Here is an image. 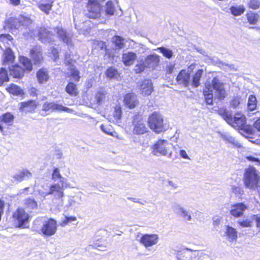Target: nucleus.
I'll list each match as a JSON object with an SVG mask.
<instances>
[{"instance_id":"1","label":"nucleus","mask_w":260,"mask_h":260,"mask_svg":"<svg viewBox=\"0 0 260 260\" xmlns=\"http://www.w3.org/2000/svg\"><path fill=\"white\" fill-rule=\"evenodd\" d=\"M260 181V173L253 167L249 166L244 170L243 182L246 188L254 189Z\"/></svg>"},{"instance_id":"2","label":"nucleus","mask_w":260,"mask_h":260,"mask_svg":"<svg viewBox=\"0 0 260 260\" xmlns=\"http://www.w3.org/2000/svg\"><path fill=\"white\" fill-rule=\"evenodd\" d=\"M172 148V144L171 143H169L167 140L160 139L152 146L151 153L157 156H166L169 158H171Z\"/></svg>"},{"instance_id":"3","label":"nucleus","mask_w":260,"mask_h":260,"mask_svg":"<svg viewBox=\"0 0 260 260\" xmlns=\"http://www.w3.org/2000/svg\"><path fill=\"white\" fill-rule=\"evenodd\" d=\"M150 128L157 133L165 130L162 115L157 112H153L148 118Z\"/></svg>"},{"instance_id":"4","label":"nucleus","mask_w":260,"mask_h":260,"mask_svg":"<svg viewBox=\"0 0 260 260\" xmlns=\"http://www.w3.org/2000/svg\"><path fill=\"white\" fill-rule=\"evenodd\" d=\"M105 0H89L87 5V12L86 16L92 19H96L101 16V6L100 3Z\"/></svg>"},{"instance_id":"5","label":"nucleus","mask_w":260,"mask_h":260,"mask_svg":"<svg viewBox=\"0 0 260 260\" xmlns=\"http://www.w3.org/2000/svg\"><path fill=\"white\" fill-rule=\"evenodd\" d=\"M29 218L28 214L22 207L18 208L13 214V218L17 223V227L19 228L26 227V224L28 222Z\"/></svg>"},{"instance_id":"6","label":"nucleus","mask_w":260,"mask_h":260,"mask_svg":"<svg viewBox=\"0 0 260 260\" xmlns=\"http://www.w3.org/2000/svg\"><path fill=\"white\" fill-rule=\"evenodd\" d=\"M214 92V98L219 100H223L226 96V91L224 87V84L219 79L215 77L212 80L211 85L210 86Z\"/></svg>"},{"instance_id":"7","label":"nucleus","mask_w":260,"mask_h":260,"mask_svg":"<svg viewBox=\"0 0 260 260\" xmlns=\"http://www.w3.org/2000/svg\"><path fill=\"white\" fill-rule=\"evenodd\" d=\"M56 231L57 223L56 220L50 218L43 222L41 228V232L44 236H52L56 233Z\"/></svg>"},{"instance_id":"8","label":"nucleus","mask_w":260,"mask_h":260,"mask_svg":"<svg viewBox=\"0 0 260 260\" xmlns=\"http://www.w3.org/2000/svg\"><path fill=\"white\" fill-rule=\"evenodd\" d=\"M133 132L136 135H142L147 132V128L142 120L138 115H136L133 120Z\"/></svg>"},{"instance_id":"9","label":"nucleus","mask_w":260,"mask_h":260,"mask_svg":"<svg viewBox=\"0 0 260 260\" xmlns=\"http://www.w3.org/2000/svg\"><path fill=\"white\" fill-rule=\"evenodd\" d=\"M53 0H32V4L46 15L50 14L53 7Z\"/></svg>"},{"instance_id":"10","label":"nucleus","mask_w":260,"mask_h":260,"mask_svg":"<svg viewBox=\"0 0 260 260\" xmlns=\"http://www.w3.org/2000/svg\"><path fill=\"white\" fill-rule=\"evenodd\" d=\"M42 110L45 112L51 111H65L71 113L73 110L68 107H64L62 105L55 103L54 102H46L42 106Z\"/></svg>"},{"instance_id":"11","label":"nucleus","mask_w":260,"mask_h":260,"mask_svg":"<svg viewBox=\"0 0 260 260\" xmlns=\"http://www.w3.org/2000/svg\"><path fill=\"white\" fill-rule=\"evenodd\" d=\"M158 236L155 234L143 235L140 239V242L146 248L156 244L158 241Z\"/></svg>"},{"instance_id":"12","label":"nucleus","mask_w":260,"mask_h":260,"mask_svg":"<svg viewBox=\"0 0 260 260\" xmlns=\"http://www.w3.org/2000/svg\"><path fill=\"white\" fill-rule=\"evenodd\" d=\"M232 122H228L236 129H243L246 124V117L241 113H237L234 117L232 116Z\"/></svg>"},{"instance_id":"13","label":"nucleus","mask_w":260,"mask_h":260,"mask_svg":"<svg viewBox=\"0 0 260 260\" xmlns=\"http://www.w3.org/2000/svg\"><path fill=\"white\" fill-rule=\"evenodd\" d=\"M65 63L68 66L67 69L70 71V74L73 80L75 81H79L80 77L79 75V72L76 67L72 64V60L70 59V54L66 53L65 54Z\"/></svg>"},{"instance_id":"14","label":"nucleus","mask_w":260,"mask_h":260,"mask_svg":"<svg viewBox=\"0 0 260 260\" xmlns=\"http://www.w3.org/2000/svg\"><path fill=\"white\" fill-rule=\"evenodd\" d=\"M49 190L50 194L53 195L55 198L59 199L64 196V184L53 183L50 186Z\"/></svg>"},{"instance_id":"15","label":"nucleus","mask_w":260,"mask_h":260,"mask_svg":"<svg viewBox=\"0 0 260 260\" xmlns=\"http://www.w3.org/2000/svg\"><path fill=\"white\" fill-rule=\"evenodd\" d=\"M38 31L39 39L42 43H50L53 41V34L47 28L41 27Z\"/></svg>"},{"instance_id":"16","label":"nucleus","mask_w":260,"mask_h":260,"mask_svg":"<svg viewBox=\"0 0 260 260\" xmlns=\"http://www.w3.org/2000/svg\"><path fill=\"white\" fill-rule=\"evenodd\" d=\"M176 81L178 84L184 87H188L190 83V74L185 70H182L176 77Z\"/></svg>"},{"instance_id":"17","label":"nucleus","mask_w":260,"mask_h":260,"mask_svg":"<svg viewBox=\"0 0 260 260\" xmlns=\"http://www.w3.org/2000/svg\"><path fill=\"white\" fill-rule=\"evenodd\" d=\"M124 105L129 109H133L139 104L137 96L133 93H128L124 97Z\"/></svg>"},{"instance_id":"18","label":"nucleus","mask_w":260,"mask_h":260,"mask_svg":"<svg viewBox=\"0 0 260 260\" xmlns=\"http://www.w3.org/2000/svg\"><path fill=\"white\" fill-rule=\"evenodd\" d=\"M145 64L147 68L154 69L159 65V56L155 54H151L145 59Z\"/></svg>"},{"instance_id":"19","label":"nucleus","mask_w":260,"mask_h":260,"mask_svg":"<svg viewBox=\"0 0 260 260\" xmlns=\"http://www.w3.org/2000/svg\"><path fill=\"white\" fill-rule=\"evenodd\" d=\"M4 27L5 30H9V31L12 32L14 30L19 29L20 28V23H19L18 17H10L7 19L6 20Z\"/></svg>"},{"instance_id":"20","label":"nucleus","mask_w":260,"mask_h":260,"mask_svg":"<svg viewBox=\"0 0 260 260\" xmlns=\"http://www.w3.org/2000/svg\"><path fill=\"white\" fill-rule=\"evenodd\" d=\"M247 209V206L242 203L235 204L232 206L230 213L235 217H239L243 215V212Z\"/></svg>"},{"instance_id":"21","label":"nucleus","mask_w":260,"mask_h":260,"mask_svg":"<svg viewBox=\"0 0 260 260\" xmlns=\"http://www.w3.org/2000/svg\"><path fill=\"white\" fill-rule=\"evenodd\" d=\"M56 29L57 36L60 40L68 45L71 44L72 35L71 33L67 32L61 27H57Z\"/></svg>"},{"instance_id":"22","label":"nucleus","mask_w":260,"mask_h":260,"mask_svg":"<svg viewBox=\"0 0 260 260\" xmlns=\"http://www.w3.org/2000/svg\"><path fill=\"white\" fill-rule=\"evenodd\" d=\"M38 105V102L35 100H29L25 102H22L20 107V110L26 112H31L36 109Z\"/></svg>"},{"instance_id":"23","label":"nucleus","mask_w":260,"mask_h":260,"mask_svg":"<svg viewBox=\"0 0 260 260\" xmlns=\"http://www.w3.org/2000/svg\"><path fill=\"white\" fill-rule=\"evenodd\" d=\"M30 53L34 63H39L43 59L42 49L40 46H36L30 50Z\"/></svg>"},{"instance_id":"24","label":"nucleus","mask_w":260,"mask_h":260,"mask_svg":"<svg viewBox=\"0 0 260 260\" xmlns=\"http://www.w3.org/2000/svg\"><path fill=\"white\" fill-rule=\"evenodd\" d=\"M94 99L97 104L103 105L108 101L109 96L106 91L100 89L95 93Z\"/></svg>"},{"instance_id":"25","label":"nucleus","mask_w":260,"mask_h":260,"mask_svg":"<svg viewBox=\"0 0 260 260\" xmlns=\"http://www.w3.org/2000/svg\"><path fill=\"white\" fill-rule=\"evenodd\" d=\"M137 58V55L133 52H124L122 54V60L126 66H129L133 64Z\"/></svg>"},{"instance_id":"26","label":"nucleus","mask_w":260,"mask_h":260,"mask_svg":"<svg viewBox=\"0 0 260 260\" xmlns=\"http://www.w3.org/2000/svg\"><path fill=\"white\" fill-rule=\"evenodd\" d=\"M141 91L145 95H150L153 90L152 83L151 80H144L141 84Z\"/></svg>"},{"instance_id":"27","label":"nucleus","mask_w":260,"mask_h":260,"mask_svg":"<svg viewBox=\"0 0 260 260\" xmlns=\"http://www.w3.org/2000/svg\"><path fill=\"white\" fill-rule=\"evenodd\" d=\"M15 59L14 55L12 50L9 47H7L5 49L4 53V57L3 60V64L6 66L8 65L10 67V64L12 63Z\"/></svg>"},{"instance_id":"28","label":"nucleus","mask_w":260,"mask_h":260,"mask_svg":"<svg viewBox=\"0 0 260 260\" xmlns=\"http://www.w3.org/2000/svg\"><path fill=\"white\" fill-rule=\"evenodd\" d=\"M10 70V74L15 78H21L24 74V70L18 65L8 67Z\"/></svg>"},{"instance_id":"29","label":"nucleus","mask_w":260,"mask_h":260,"mask_svg":"<svg viewBox=\"0 0 260 260\" xmlns=\"http://www.w3.org/2000/svg\"><path fill=\"white\" fill-rule=\"evenodd\" d=\"M23 205L26 210H34L38 208V204L34 198H27L23 200Z\"/></svg>"},{"instance_id":"30","label":"nucleus","mask_w":260,"mask_h":260,"mask_svg":"<svg viewBox=\"0 0 260 260\" xmlns=\"http://www.w3.org/2000/svg\"><path fill=\"white\" fill-rule=\"evenodd\" d=\"M192 250L189 248L182 249L180 251H178L177 253V257L178 260L185 259L186 260H190L191 259L190 252Z\"/></svg>"},{"instance_id":"31","label":"nucleus","mask_w":260,"mask_h":260,"mask_svg":"<svg viewBox=\"0 0 260 260\" xmlns=\"http://www.w3.org/2000/svg\"><path fill=\"white\" fill-rule=\"evenodd\" d=\"M224 235L230 241H235L237 238V232L236 229L229 225L226 226Z\"/></svg>"},{"instance_id":"32","label":"nucleus","mask_w":260,"mask_h":260,"mask_svg":"<svg viewBox=\"0 0 260 260\" xmlns=\"http://www.w3.org/2000/svg\"><path fill=\"white\" fill-rule=\"evenodd\" d=\"M203 70L200 69L193 75L190 84L194 88L198 87L200 85V79L203 74Z\"/></svg>"},{"instance_id":"33","label":"nucleus","mask_w":260,"mask_h":260,"mask_svg":"<svg viewBox=\"0 0 260 260\" xmlns=\"http://www.w3.org/2000/svg\"><path fill=\"white\" fill-rule=\"evenodd\" d=\"M13 38L9 34H2L0 35V48L2 49H4L2 46V44H3L5 47V49L7 47L10 46V43H12Z\"/></svg>"},{"instance_id":"34","label":"nucleus","mask_w":260,"mask_h":260,"mask_svg":"<svg viewBox=\"0 0 260 260\" xmlns=\"http://www.w3.org/2000/svg\"><path fill=\"white\" fill-rule=\"evenodd\" d=\"M31 173L27 170H23L18 174L15 175L13 176L16 180L21 182L23 180H25L31 177Z\"/></svg>"},{"instance_id":"35","label":"nucleus","mask_w":260,"mask_h":260,"mask_svg":"<svg viewBox=\"0 0 260 260\" xmlns=\"http://www.w3.org/2000/svg\"><path fill=\"white\" fill-rule=\"evenodd\" d=\"M37 77L40 83H44L48 80L49 76L45 69H41L37 72Z\"/></svg>"},{"instance_id":"36","label":"nucleus","mask_w":260,"mask_h":260,"mask_svg":"<svg viewBox=\"0 0 260 260\" xmlns=\"http://www.w3.org/2000/svg\"><path fill=\"white\" fill-rule=\"evenodd\" d=\"M19 23H20V28L21 26L27 27L32 23V20L28 15H20L18 17Z\"/></svg>"},{"instance_id":"37","label":"nucleus","mask_w":260,"mask_h":260,"mask_svg":"<svg viewBox=\"0 0 260 260\" xmlns=\"http://www.w3.org/2000/svg\"><path fill=\"white\" fill-rule=\"evenodd\" d=\"M52 179L54 181H58V183L64 184L65 178H64L60 173L58 168H55L52 174Z\"/></svg>"},{"instance_id":"38","label":"nucleus","mask_w":260,"mask_h":260,"mask_svg":"<svg viewBox=\"0 0 260 260\" xmlns=\"http://www.w3.org/2000/svg\"><path fill=\"white\" fill-rule=\"evenodd\" d=\"M221 137L224 140L231 143L236 147H241V145L240 144V143L238 141H237L235 138L231 136L228 133H224L222 134Z\"/></svg>"},{"instance_id":"39","label":"nucleus","mask_w":260,"mask_h":260,"mask_svg":"<svg viewBox=\"0 0 260 260\" xmlns=\"http://www.w3.org/2000/svg\"><path fill=\"white\" fill-rule=\"evenodd\" d=\"M214 93L211 89L208 87L204 90V95L205 96V101L208 105H212L213 103V98Z\"/></svg>"},{"instance_id":"40","label":"nucleus","mask_w":260,"mask_h":260,"mask_svg":"<svg viewBox=\"0 0 260 260\" xmlns=\"http://www.w3.org/2000/svg\"><path fill=\"white\" fill-rule=\"evenodd\" d=\"M124 39L118 36H115L112 39V42L114 44L116 49H120L124 47Z\"/></svg>"},{"instance_id":"41","label":"nucleus","mask_w":260,"mask_h":260,"mask_svg":"<svg viewBox=\"0 0 260 260\" xmlns=\"http://www.w3.org/2000/svg\"><path fill=\"white\" fill-rule=\"evenodd\" d=\"M246 18L250 24L254 25L258 21L259 16L257 13L250 12L246 14Z\"/></svg>"},{"instance_id":"42","label":"nucleus","mask_w":260,"mask_h":260,"mask_svg":"<svg viewBox=\"0 0 260 260\" xmlns=\"http://www.w3.org/2000/svg\"><path fill=\"white\" fill-rule=\"evenodd\" d=\"M8 91L14 95H19L23 93L22 90L17 85L12 84L7 88Z\"/></svg>"},{"instance_id":"43","label":"nucleus","mask_w":260,"mask_h":260,"mask_svg":"<svg viewBox=\"0 0 260 260\" xmlns=\"http://www.w3.org/2000/svg\"><path fill=\"white\" fill-rule=\"evenodd\" d=\"M217 113L227 122H232V114H230L225 109H223V108L219 109L217 111Z\"/></svg>"},{"instance_id":"44","label":"nucleus","mask_w":260,"mask_h":260,"mask_svg":"<svg viewBox=\"0 0 260 260\" xmlns=\"http://www.w3.org/2000/svg\"><path fill=\"white\" fill-rule=\"evenodd\" d=\"M105 11L107 15H113L115 11L114 5L112 1H109L107 2L105 6Z\"/></svg>"},{"instance_id":"45","label":"nucleus","mask_w":260,"mask_h":260,"mask_svg":"<svg viewBox=\"0 0 260 260\" xmlns=\"http://www.w3.org/2000/svg\"><path fill=\"white\" fill-rule=\"evenodd\" d=\"M19 60L26 70L30 71L32 70V65L29 59L24 56H21Z\"/></svg>"},{"instance_id":"46","label":"nucleus","mask_w":260,"mask_h":260,"mask_svg":"<svg viewBox=\"0 0 260 260\" xmlns=\"http://www.w3.org/2000/svg\"><path fill=\"white\" fill-rule=\"evenodd\" d=\"M9 80L8 72L5 68H2L0 69V86H2L4 82H8Z\"/></svg>"},{"instance_id":"47","label":"nucleus","mask_w":260,"mask_h":260,"mask_svg":"<svg viewBox=\"0 0 260 260\" xmlns=\"http://www.w3.org/2000/svg\"><path fill=\"white\" fill-rule=\"evenodd\" d=\"M257 105V101L256 97L254 95H250L248 98L247 107L249 110L253 111L256 109Z\"/></svg>"},{"instance_id":"48","label":"nucleus","mask_w":260,"mask_h":260,"mask_svg":"<svg viewBox=\"0 0 260 260\" xmlns=\"http://www.w3.org/2000/svg\"><path fill=\"white\" fill-rule=\"evenodd\" d=\"M66 92L70 95H76L77 94V88L76 85L73 82L68 83L66 88Z\"/></svg>"},{"instance_id":"49","label":"nucleus","mask_w":260,"mask_h":260,"mask_svg":"<svg viewBox=\"0 0 260 260\" xmlns=\"http://www.w3.org/2000/svg\"><path fill=\"white\" fill-rule=\"evenodd\" d=\"M230 10L233 15L239 16L244 13L245 9L243 6H232Z\"/></svg>"},{"instance_id":"50","label":"nucleus","mask_w":260,"mask_h":260,"mask_svg":"<svg viewBox=\"0 0 260 260\" xmlns=\"http://www.w3.org/2000/svg\"><path fill=\"white\" fill-rule=\"evenodd\" d=\"M157 50H159V52L162 54L164 56L168 59H170L173 56V52L169 49L161 47L157 48Z\"/></svg>"},{"instance_id":"51","label":"nucleus","mask_w":260,"mask_h":260,"mask_svg":"<svg viewBox=\"0 0 260 260\" xmlns=\"http://www.w3.org/2000/svg\"><path fill=\"white\" fill-rule=\"evenodd\" d=\"M14 117L10 113H7L2 116V121L9 125H12L14 121Z\"/></svg>"},{"instance_id":"52","label":"nucleus","mask_w":260,"mask_h":260,"mask_svg":"<svg viewBox=\"0 0 260 260\" xmlns=\"http://www.w3.org/2000/svg\"><path fill=\"white\" fill-rule=\"evenodd\" d=\"M218 66L222 69V70H224L225 71L228 70H233V71H236L237 69L235 67L234 64H230L228 63H226L225 62H223L222 61H219L218 63Z\"/></svg>"},{"instance_id":"53","label":"nucleus","mask_w":260,"mask_h":260,"mask_svg":"<svg viewBox=\"0 0 260 260\" xmlns=\"http://www.w3.org/2000/svg\"><path fill=\"white\" fill-rule=\"evenodd\" d=\"M101 129L104 132L105 134L109 135L110 136H113L115 132L113 131V129L111 125H104L101 124L100 126Z\"/></svg>"},{"instance_id":"54","label":"nucleus","mask_w":260,"mask_h":260,"mask_svg":"<svg viewBox=\"0 0 260 260\" xmlns=\"http://www.w3.org/2000/svg\"><path fill=\"white\" fill-rule=\"evenodd\" d=\"M231 190L233 193H235L236 195L238 196L239 198H241L242 197V196L243 195V194H244L243 189H242V188H241L240 186L232 185Z\"/></svg>"},{"instance_id":"55","label":"nucleus","mask_w":260,"mask_h":260,"mask_svg":"<svg viewBox=\"0 0 260 260\" xmlns=\"http://www.w3.org/2000/svg\"><path fill=\"white\" fill-rule=\"evenodd\" d=\"M179 215L186 221H190L192 219L190 212L185 209L181 211Z\"/></svg>"},{"instance_id":"56","label":"nucleus","mask_w":260,"mask_h":260,"mask_svg":"<svg viewBox=\"0 0 260 260\" xmlns=\"http://www.w3.org/2000/svg\"><path fill=\"white\" fill-rule=\"evenodd\" d=\"M106 74H107V76L109 78H112L115 77L117 76V75L118 74V72L114 68L111 67L107 69Z\"/></svg>"},{"instance_id":"57","label":"nucleus","mask_w":260,"mask_h":260,"mask_svg":"<svg viewBox=\"0 0 260 260\" xmlns=\"http://www.w3.org/2000/svg\"><path fill=\"white\" fill-rule=\"evenodd\" d=\"M105 43L101 41H94L93 42V46L94 49L98 50H103L105 47Z\"/></svg>"},{"instance_id":"58","label":"nucleus","mask_w":260,"mask_h":260,"mask_svg":"<svg viewBox=\"0 0 260 260\" xmlns=\"http://www.w3.org/2000/svg\"><path fill=\"white\" fill-rule=\"evenodd\" d=\"M241 98L239 96L234 97L230 102L231 106L234 108H237L240 104Z\"/></svg>"},{"instance_id":"59","label":"nucleus","mask_w":260,"mask_h":260,"mask_svg":"<svg viewBox=\"0 0 260 260\" xmlns=\"http://www.w3.org/2000/svg\"><path fill=\"white\" fill-rule=\"evenodd\" d=\"M113 115L116 120H119L121 117V110L120 107H116L113 113Z\"/></svg>"},{"instance_id":"60","label":"nucleus","mask_w":260,"mask_h":260,"mask_svg":"<svg viewBox=\"0 0 260 260\" xmlns=\"http://www.w3.org/2000/svg\"><path fill=\"white\" fill-rule=\"evenodd\" d=\"M172 209H173V211H174V212L176 214L179 215L181 213V211L184 208H183L180 204L175 203L173 205Z\"/></svg>"},{"instance_id":"61","label":"nucleus","mask_w":260,"mask_h":260,"mask_svg":"<svg viewBox=\"0 0 260 260\" xmlns=\"http://www.w3.org/2000/svg\"><path fill=\"white\" fill-rule=\"evenodd\" d=\"M252 221L248 219H246L243 220H239L238 223L239 225L243 228H248L250 227L251 226Z\"/></svg>"},{"instance_id":"62","label":"nucleus","mask_w":260,"mask_h":260,"mask_svg":"<svg viewBox=\"0 0 260 260\" xmlns=\"http://www.w3.org/2000/svg\"><path fill=\"white\" fill-rule=\"evenodd\" d=\"M249 6L252 9H257L260 6V2L258 0H250L249 3Z\"/></svg>"},{"instance_id":"63","label":"nucleus","mask_w":260,"mask_h":260,"mask_svg":"<svg viewBox=\"0 0 260 260\" xmlns=\"http://www.w3.org/2000/svg\"><path fill=\"white\" fill-rule=\"evenodd\" d=\"M90 246H92L101 251H104L106 249L105 246L103 244H100L98 242L94 243L92 245H90Z\"/></svg>"},{"instance_id":"64","label":"nucleus","mask_w":260,"mask_h":260,"mask_svg":"<svg viewBox=\"0 0 260 260\" xmlns=\"http://www.w3.org/2000/svg\"><path fill=\"white\" fill-rule=\"evenodd\" d=\"M145 68L147 67L145 64L144 61L143 63L136 66L135 70L137 73H141L144 71Z\"/></svg>"}]
</instances>
